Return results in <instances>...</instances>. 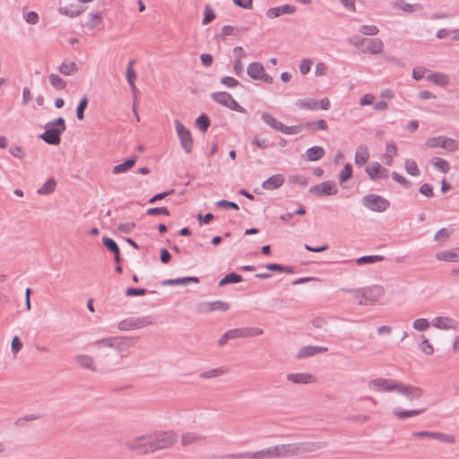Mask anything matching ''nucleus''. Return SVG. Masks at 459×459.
Instances as JSON below:
<instances>
[{
  "label": "nucleus",
  "mask_w": 459,
  "mask_h": 459,
  "mask_svg": "<svg viewBox=\"0 0 459 459\" xmlns=\"http://www.w3.org/2000/svg\"><path fill=\"white\" fill-rule=\"evenodd\" d=\"M177 441L174 432H161L155 435L139 436L127 440L126 447L138 455L153 453L158 450L170 447Z\"/></svg>",
  "instance_id": "nucleus-1"
},
{
  "label": "nucleus",
  "mask_w": 459,
  "mask_h": 459,
  "mask_svg": "<svg viewBox=\"0 0 459 459\" xmlns=\"http://www.w3.org/2000/svg\"><path fill=\"white\" fill-rule=\"evenodd\" d=\"M65 130V120L59 117L46 124L45 131L39 138L49 145H58L61 143V135Z\"/></svg>",
  "instance_id": "nucleus-2"
},
{
  "label": "nucleus",
  "mask_w": 459,
  "mask_h": 459,
  "mask_svg": "<svg viewBox=\"0 0 459 459\" xmlns=\"http://www.w3.org/2000/svg\"><path fill=\"white\" fill-rule=\"evenodd\" d=\"M360 299L358 304L359 306H366L368 304L373 305L385 294V289L381 285H372L367 288L360 289Z\"/></svg>",
  "instance_id": "nucleus-3"
},
{
  "label": "nucleus",
  "mask_w": 459,
  "mask_h": 459,
  "mask_svg": "<svg viewBox=\"0 0 459 459\" xmlns=\"http://www.w3.org/2000/svg\"><path fill=\"white\" fill-rule=\"evenodd\" d=\"M362 204L368 210L377 212H385L390 207V202L379 195L368 194L363 196Z\"/></svg>",
  "instance_id": "nucleus-4"
},
{
  "label": "nucleus",
  "mask_w": 459,
  "mask_h": 459,
  "mask_svg": "<svg viewBox=\"0 0 459 459\" xmlns=\"http://www.w3.org/2000/svg\"><path fill=\"white\" fill-rule=\"evenodd\" d=\"M175 126L181 147L186 153L193 151V137L189 129H187L179 120H175Z\"/></svg>",
  "instance_id": "nucleus-5"
},
{
  "label": "nucleus",
  "mask_w": 459,
  "mask_h": 459,
  "mask_svg": "<svg viewBox=\"0 0 459 459\" xmlns=\"http://www.w3.org/2000/svg\"><path fill=\"white\" fill-rule=\"evenodd\" d=\"M429 148L441 147L449 152L457 150L458 144L455 140L446 136H437L429 138L425 143Z\"/></svg>",
  "instance_id": "nucleus-6"
},
{
  "label": "nucleus",
  "mask_w": 459,
  "mask_h": 459,
  "mask_svg": "<svg viewBox=\"0 0 459 459\" xmlns=\"http://www.w3.org/2000/svg\"><path fill=\"white\" fill-rule=\"evenodd\" d=\"M261 118L266 125L271 126L273 129L281 132L285 134H294L298 131V128L285 126L281 122L278 121L270 113L263 112L261 115Z\"/></svg>",
  "instance_id": "nucleus-7"
},
{
  "label": "nucleus",
  "mask_w": 459,
  "mask_h": 459,
  "mask_svg": "<svg viewBox=\"0 0 459 459\" xmlns=\"http://www.w3.org/2000/svg\"><path fill=\"white\" fill-rule=\"evenodd\" d=\"M396 392L400 394H403L409 401L420 399L424 394L422 388L412 385H406L401 382H398Z\"/></svg>",
  "instance_id": "nucleus-8"
},
{
  "label": "nucleus",
  "mask_w": 459,
  "mask_h": 459,
  "mask_svg": "<svg viewBox=\"0 0 459 459\" xmlns=\"http://www.w3.org/2000/svg\"><path fill=\"white\" fill-rule=\"evenodd\" d=\"M398 382L386 378H375L369 381L368 387L376 392H396Z\"/></svg>",
  "instance_id": "nucleus-9"
},
{
  "label": "nucleus",
  "mask_w": 459,
  "mask_h": 459,
  "mask_svg": "<svg viewBox=\"0 0 459 459\" xmlns=\"http://www.w3.org/2000/svg\"><path fill=\"white\" fill-rule=\"evenodd\" d=\"M337 192L335 183L332 181H325L309 188L310 194L320 197L334 195Z\"/></svg>",
  "instance_id": "nucleus-10"
},
{
  "label": "nucleus",
  "mask_w": 459,
  "mask_h": 459,
  "mask_svg": "<svg viewBox=\"0 0 459 459\" xmlns=\"http://www.w3.org/2000/svg\"><path fill=\"white\" fill-rule=\"evenodd\" d=\"M151 324L152 322L148 317H130L120 321L117 327L121 331H128L131 329H138Z\"/></svg>",
  "instance_id": "nucleus-11"
},
{
  "label": "nucleus",
  "mask_w": 459,
  "mask_h": 459,
  "mask_svg": "<svg viewBox=\"0 0 459 459\" xmlns=\"http://www.w3.org/2000/svg\"><path fill=\"white\" fill-rule=\"evenodd\" d=\"M365 172L372 180L385 179L389 176L388 170L378 162L368 166Z\"/></svg>",
  "instance_id": "nucleus-12"
},
{
  "label": "nucleus",
  "mask_w": 459,
  "mask_h": 459,
  "mask_svg": "<svg viewBox=\"0 0 459 459\" xmlns=\"http://www.w3.org/2000/svg\"><path fill=\"white\" fill-rule=\"evenodd\" d=\"M137 341L138 337L114 336V349L119 353L127 351Z\"/></svg>",
  "instance_id": "nucleus-13"
},
{
  "label": "nucleus",
  "mask_w": 459,
  "mask_h": 459,
  "mask_svg": "<svg viewBox=\"0 0 459 459\" xmlns=\"http://www.w3.org/2000/svg\"><path fill=\"white\" fill-rule=\"evenodd\" d=\"M230 332L233 339L257 336L264 333L263 329L256 327L235 328L230 330Z\"/></svg>",
  "instance_id": "nucleus-14"
},
{
  "label": "nucleus",
  "mask_w": 459,
  "mask_h": 459,
  "mask_svg": "<svg viewBox=\"0 0 459 459\" xmlns=\"http://www.w3.org/2000/svg\"><path fill=\"white\" fill-rule=\"evenodd\" d=\"M296 12V7L291 4H283L276 7L269 8L266 11V16L269 19H274L283 14H292Z\"/></svg>",
  "instance_id": "nucleus-15"
},
{
  "label": "nucleus",
  "mask_w": 459,
  "mask_h": 459,
  "mask_svg": "<svg viewBox=\"0 0 459 459\" xmlns=\"http://www.w3.org/2000/svg\"><path fill=\"white\" fill-rule=\"evenodd\" d=\"M327 446L325 441H306L299 443V455L306 453H313Z\"/></svg>",
  "instance_id": "nucleus-16"
},
{
  "label": "nucleus",
  "mask_w": 459,
  "mask_h": 459,
  "mask_svg": "<svg viewBox=\"0 0 459 459\" xmlns=\"http://www.w3.org/2000/svg\"><path fill=\"white\" fill-rule=\"evenodd\" d=\"M327 351H328V349L326 347L307 345V346L302 347L299 351L298 354L296 355V358L298 359L308 358V357L314 356L317 353H325Z\"/></svg>",
  "instance_id": "nucleus-17"
},
{
  "label": "nucleus",
  "mask_w": 459,
  "mask_h": 459,
  "mask_svg": "<svg viewBox=\"0 0 459 459\" xmlns=\"http://www.w3.org/2000/svg\"><path fill=\"white\" fill-rule=\"evenodd\" d=\"M254 459H272L280 458L279 445L268 448L255 451L253 454Z\"/></svg>",
  "instance_id": "nucleus-18"
},
{
  "label": "nucleus",
  "mask_w": 459,
  "mask_h": 459,
  "mask_svg": "<svg viewBox=\"0 0 459 459\" xmlns=\"http://www.w3.org/2000/svg\"><path fill=\"white\" fill-rule=\"evenodd\" d=\"M202 312H212L216 310L227 311L230 309V304L221 300L212 302H204L200 305Z\"/></svg>",
  "instance_id": "nucleus-19"
},
{
  "label": "nucleus",
  "mask_w": 459,
  "mask_h": 459,
  "mask_svg": "<svg viewBox=\"0 0 459 459\" xmlns=\"http://www.w3.org/2000/svg\"><path fill=\"white\" fill-rule=\"evenodd\" d=\"M284 183V177L281 174H276L262 183V187L265 190H274L281 187Z\"/></svg>",
  "instance_id": "nucleus-20"
},
{
  "label": "nucleus",
  "mask_w": 459,
  "mask_h": 459,
  "mask_svg": "<svg viewBox=\"0 0 459 459\" xmlns=\"http://www.w3.org/2000/svg\"><path fill=\"white\" fill-rule=\"evenodd\" d=\"M384 43L378 38L368 39L367 48L362 49V53H370L373 55L380 54L383 51Z\"/></svg>",
  "instance_id": "nucleus-21"
},
{
  "label": "nucleus",
  "mask_w": 459,
  "mask_h": 459,
  "mask_svg": "<svg viewBox=\"0 0 459 459\" xmlns=\"http://www.w3.org/2000/svg\"><path fill=\"white\" fill-rule=\"evenodd\" d=\"M280 457L299 455V443L279 445Z\"/></svg>",
  "instance_id": "nucleus-22"
},
{
  "label": "nucleus",
  "mask_w": 459,
  "mask_h": 459,
  "mask_svg": "<svg viewBox=\"0 0 459 459\" xmlns=\"http://www.w3.org/2000/svg\"><path fill=\"white\" fill-rule=\"evenodd\" d=\"M426 409H416V410H402L401 408L397 407L393 410V414L398 419V420H405L410 417H414L422 414L425 412Z\"/></svg>",
  "instance_id": "nucleus-23"
},
{
  "label": "nucleus",
  "mask_w": 459,
  "mask_h": 459,
  "mask_svg": "<svg viewBox=\"0 0 459 459\" xmlns=\"http://www.w3.org/2000/svg\"><path fill=\"white\" fill-rule=\"evenodd\" d=\"M200 279L196 276H186L176 279H168L162 281L164 286L186 285L188 283H199Z\"/></svg>",
  "instance_id": "nucleus-24"
},
{
  "label": "nucleus",
  "mask_w": 459,
  "mask_h": 459,
  "mask_svg": "<svg viewBox=\"0 0 459 459\" xmlns=\"http://www.w3.org/2000/svg\"><path fill=\"white\" fill-rule=\"evenodd\" d=\"M325 154V151L321 146H313L308 148L305 153V160L308 161H317Z\"/></svg>",
  "instance_id": "nucleus-25"
},
{
  "label": "nucleus",
  "mask_w": 459,
  "mask_h": 459,
  "mask_svg": "<svg viewBox=\"0 0 459 459\" xmlns=\"http://www.w3.org/2000/svg\"><path fill=\"white\" fill-rule=\"evenodd\" d=\"M436 258L438 261L459 262V248L438 252Z\"/></svg>",
  "instance_id": "nucleus-26"
},
{
  "label": "nucleus",
  "mask_w": 459,
  "mask_h": 459,
  "mask_svg": "<svg viewBox=\"0 0 459 459\" xmlns=\"http://www.w3.org/2000/svg\"><path fill=\"white\" fill-rule=\"evenodd\" d=\"M287 379L295 384H308L314 382V377L305 373H290Z\"/></svg>",
  "instance_id": "nucleus-27"
},
{
  "label": "nucleus",
  "mask_w": 459,
  "mask_h": 459,
  "mask_svg": "<svg viewBox=\"0 0 459 459\" xmlns=\"http://www.w3.org/2000/svg\"><path fill=\"white\" fill-rule=\"evenodd\" d=\"M264 71V65L259 62L250 63L247 69V75L253 80H258Z\"/></svg>",
  "instance_id": "nucleus-28"
},
{
  "label": "nucleus",
  "mask_w": 459,
  "mask_h": 459,
  "mask_svg": "<svg viewBox=\"0 0 459 459\" xmlns=\"http://www.w3.org/2000/svg\"><path fill=\"white\" fill-rule=\"evenodd\" d=\"M74 361H76L83 368L89 369L91 371H96V367L94 365V359L91 356L76 355L74 357Z\"/></svg>",
  "instance_id": "nucleus-29"
},
{
  "label": "nucleus",
  "mask_w": 459,
  "mask_h": 459,
  "mask_svg": "<svg viewBox=\"0 0 459 459\" xmlns=\"http://www.w3.org/2000/svg\"><path fill=\"white\" fill-rule=\"evenodd\" d=\"M397 154V147L394 142H389L385 146V153L383 155L382 160L387 165L393 164V157Z\"/></svg>",
  "instance_id": "nucleus-30"
},
{
  "label": "nucleus",
  "mask_w": 459,
  "mask_h": 459,
  "mask_svg": "<svg viewBox=\"0 0 459 459\" xmlns=\"http://www.w3.org/2000/svg\"><path fill=\"white\" fill-rule=\"evenodd\" d=\"M136 160H137V156H133L129 159H126L123 163L116 165L113 168L112 172L114 174H120V173H125V172L128 171L130 169H132L134 166Z\"/></svg>",
  "instance_id": "nucleus-31"
},
{
  "label": "nucleus",
  "mask_w": 459,
  "mask_h": 459,
  "mask_svg": "<svg viewBox=\"0 0 459 459\" xmlns=\"http://www.w3.org/2000/svg\"><path fill=\"white\" fill-rule=\"evenodd\" d=\"M57 71L63 75L69 76L75 74L78 71V66L75 62H63L58 67Z\"/></svg>",
  "instance_id": "nucleus-32"
},
{
  "label": "nucleus",
  "mask_w": 459,
  "mask_h": 459,
  "mask_svg": "<svg viewBox=\"0 0 459 459\" xmlns=\"http://www.w3.org/2000/svg\"><path fill=\"white\" fill-rule=\"evenodd\" d=\"M428 81L441 86L446 87L449 83V78L446 74L442 73H434L427 77Z\"/></svg>",
  "instance_id": "nucleus-33"
},
{
  "label": "nucleus",
  "mask_w": 459,
  "mask_h": 459,
  "mask_svg": "<svg viewBox=\"0 0 459 459\" xmlns=\"http://www.w3.org/2000/svg\"><path fill=\"white\" fill-rule=\"evenodd\" d=\"M296 105L299 108H305V109H309V110L319 109L318 100H316V99H311V98L299 100H297Z\"/></svg>",
  "instance_id": "nucleus-34"
},
{
  "label": "nucleus",
  "mask_w": 459,
  "mask_h": 459,
  "mask_svg": "<svg viewBox=\"0 0 459 459\" xmlns=\"http://www.w3.org/2000/svg\"><path fill=\"white\" fill-rule=\"evenodd\" d=\"M453 322V319L446 316H437L433 320V326H435L437 329L442 330H449V329H455V326H453L450 323Z\"/></svg>",
  "instance_id": "nucleus-35"
},
{
  "label": "nucleus",
  "mask_w": 459,
  "mask_h": 459,
  "mask_svg": "<svg viewBox=\"0 0 459 459\" xmlns=\"http://www.w3.org/2000/svg\"><path fill=\"white\" fill-rule=\"evenodd\" d=\"M231 94H230L227 91H218L212 92L211 94V98L217 103L222 105L223 107H227L228 103L231 100Z\"/></svg>",
  "instance_id": "nucleus-36"
},
{
  "label": "nucleus",
  "mask_w": 459,
  "mask_h": 459,
  "mask_svg": "<svg viewBox=\"0 0 459 459\" xmlns=\"http://www.w3.org/2000/svg\"><path fill=\"white\" fill-rule=\"evenodd\" d=\"M204 439V437L195 432H187L182 435L181 444L182 446H188L193 443L200 442Z\"/></svg>",
  "instance_id": "nucleus-37"
},
{
  "label": "nucleus",
  "mask_w": 459,
  "mask_h": 459,
  "mask_svg": "<svg viewBox=\"0 0 459 459\" xmlns=\"http://www.w3.org/2000/svg\"><path fill=\"white\" fill-rule=\"evenodd\" d=\"M243 281V278L240 274L237 273H230L226 274L220 281L219 287H223L230 283H238Z\"/></svg>",
  "instance_id": "nucleus-38"
},
{
  "label": "nucleus",
  "mask_w": 459,
  "mask_h": 459,
  "mask_svg": "<svg viewBox=\"0 0 459 459\" xmlns=\"http://www.w3.org/2000/svg\"><path fill=\"white\" fill-rule=\"evenodd\" d=\"M134 63H135V60H131L128 63L127 67H126V80L130 85L131 90L134 91L136 90V86L134 83V81L136 78V74L133 68Z\"/></svg>",
  "instance_id": "nucleus-39"
},
{
  "label": "nucleus",
  "mask_w": 459,
  "mask_h": 459,
  "mask_svg": "<svg viewBox=\"0 0 459 459\" xmlns=\"http://www.w3.org/2000/svg\"><path fill=\"white\" fill-rule=\"evenodd\" d=\"M56 182L53 178H48L45 184L37 190V193L40 195H47L55 191Z\"/></svg>",
  "instance_id": "nucleus-40"
},
{
  "label": "nucleus",
  "mask_w": 459,
  "mask_h": 459,
  "mask_svg": "<svg viewBox=\"0 0 459 459\" xmlns=\"http://www.w3.org/2000/svg\"><path fill=\"white\" fill-rule=\"evenodd\" d=\"M84 10L82 8H79V7H74L73 5L71 6H65V7H60L59 8V13L61 14H64V15H66L68 17H71V18H74V17H77L79 16L80 14L82 13Z\"/></svg>",
  "instance_id": "nucleus-41"
},
{
  "label": "nucleus",
  "mask_w": 459,
  "mask_h": 459,
  "mask_svg": "<svg viewBox=\"0 0 459 459\" xmlns=\"http://www.w3.org/2000/svg\"><path fill=\"white\" fill-rule=\"evenodd\" d=\"M430 163L437 169L439 171L443 173H447L449 171L450 166L449 163L439 157H434L431 159Z\"/></svg>",
  "instance_id": "nucleus-42"
},
{
  "label": "nucleus",
  "mask_w": 459,
  "mask_h": 459,
  "mask_svg": "<svg viewBox=\"0 0 459 459\" xmlns=\"http://www.w3.org/2000/svg\"><path fill=\"white\" fill-rule=\"evenodd\" d=\"M385 259L383 255H364L360 256L356 260V264L358 265H363L367 264H374L377 262H381Z\"/></svg>",
  "instance_id": "nucleus-43"
},
{
  "label": "nucleus",
  "mask_w": 459,
  "mask_h": 459,
  "mask_svg": "<svg viewBox=\"0 0 459 459\" xmlns=\"http://www.w3.org/2000/svg\"><path fill=\"white\" fill-rule=\"evenodd\" d=\"M50 84L57 91L64 90L67 83L60 76L55 74H50L48 76Z\"/></svg>",
  "instance_id": "nucleus-44"
},
{
  "label": "nucleus",
  "mask_w": 459,
  "mask_h": 459,
  "mask_svg": "<svg viewBox=\"0 0 459 459\" xmlns=\"http://www.w3.org/2000/svg\"><path fill=\"white\" fill-rule=\"evenodd\" d=\"M210 125L211 121L206 114H202L195 119V126L203 133H205L208 130Z\"/></svg>",
  "instance_id": "nucleus-45"
},
{
  "label": "nucleus",
  "mask_w": 459,
  "mask_h": 459,
  "mask_svg": "<svg viewBox=\"0 0 459 459\" xmlns=\"http://www.w3.org/2000/svg\"><path fill=\"white\" fill-rule=\"evenodd\" d=\"M404 169L408 174L413 177H418L420 174V171L418 168V165L414 160L407 159L404 162Z\"/></svg>",
  "instance_id": "nucleus-46"
},
{
  "label": "nucleus",
  "mask_w": 459,
  "mask_h": 459,
  "mask_svg": "<svg viewBox=\"0 0 459 459\" xmlns=\"http://www.w3.org/2000/svg\"><path fill=\"white\" fill-rule=\"evenodd\" d=\"M89 103L88 97L84 95L79 101L78 106L76 108V117L79 120H82L84 118V111L87 108Z\"/></svg>",
  "instance_id": "nucleus-47"
},
{
  "label": "nucleus",
  "mask_w": 459,
  "mask_h": 459,
  "mask_svg": "<svg viewBox=\"0 0 459 459\" xmlns=\"http://www.w3.org/2000/svg\"><path fill=\"white\" fill-rule=\"evenodd\" d=\"M91 344L98 349L104 347L114 349V336L96 340Z\"/></svg>",
  "instance_id": "nucleus-48"
},
{
  "label": "nucleus",
  "mask_w": 459,
  "mask_h": 459,
  "mask_svg": "<svg viewBox=\"0 0 459 459\" xmlns=\"http://www.w3.org/2000/svg\"><path fill=\"white\" fill-rule=\"evenodd\" d=\"M227 371H228V369L224 367L217 368H213V369H211V370H208L205 372H202L200 374V377L201 378L215 377H219V376L225 374Z\"/></svg>",
  "instance_id": "nucleus-49"
},
{
  "label": "nucleus",
  "mask_w": 459,
  "mask_h": 459,
  "mask_svg": "<svg viewBox=\"0 0 459 459\" xmlns=\"http://www.w3.org/2000/svg\"><path fill=\"white\" fill-rule=\"evenodd\" d=\"M238 28H235L230 25H225L222 27L221 32L216 36V39L217 40H219V39L225 40L228 36L235 35V32H238Z\"/></svg>",
  "instance_id": "nucleus-50"
},
{
  "label": "nucleus",
  "mask_w": 459,
  "mask_h": 459,
  "mask_svg": "<svg viewBox=\"0 0 459 459\" xmlns=\"http://www.w3.org/2000/svg\"><path fill=\"white\" fill-rule=\"evenodd\" d=\"M431 438L448 444H454L455 442V437L453 435L441 432H433Z\"/></svg>",
  "instance_id": "nucleus-51"
},
{
  "label": "nucleus",
  "mask_w": 459,
  "mask_h": 459,
  "mask_svg": "<svg viewBox=\"0 0 459 459\" xmlns=\"http://www.w3.org/2000/svg\"><path fill=\"white\" fill-rule=\"evenodd\" d=\"M352 177V166L350 163L344 165L339 175V182L342 184L343 182L349 180Z\"/></svg>",
  "instance_id": "nucleus-52"
},
{
  "label": "nucleus",
  "mask_w": 459,
  "mask_h": 459,
  "mask_svg": "<svg viewBox=\"0 0 459 459\" xmlns=\"http://www.w3.org/2000/svg\"><path fill=\"white\" fill-rule=\"evenodd\" d=\"M102 244L103 246L111 253H117V250H119V247L117 244V242L108 237H103L102 238Z\"/></svg>",
  "instance_id": "nucleus-53"
},
{
  "label": "nucleus",
  "mask_w": 459,
  "mask_h": 459,
  "mask_svg": "<svg viewBox=\"0 0 459 459\" xmlns=\"http://www.w3.org/2000/svg\"><path fill=\"white\" fill-rule=\"evenodd\" d=\"M102 22V17L101 15L97 13H90V19L88 22H85V26H87L89 29L92 30L94 29L98 24Z\"/></svg>",
  "instance_id": "nucleus-54"
},
{
  "label": "nucleus",
  "mask_w": 459,
  "mask_h": 459,
  "mask_svg": "<svg viewBox=\"0 0 459 459\" xmlns=\"http://www.w3.org/2000/svg\"><path fill=\"white\" fill-rule=\"evenodd\" d=\"M148 292H151V293H155V291H149L148 290L144 289V288H133V287H129L126 290V295L127 297H134V296H143L145 295L146 293Z\"/></svg>",
  "instance_id": "nucleus-55"
},
{
  "label": "nucleus",
  "mask_w": 459,
  "mask_h": 459,
  "mask_svg": "<svg viewBox=\"0 0 459 459\" xmlns=\"http://www.w3.org/2000/svg\"><path fill=\"white\" fill-rule=\"evenodd\" d=\"M420 348L422 352L427 355H431L434 352V348L429 342L428 338L425 335H421V342L420 343Z\"/></svg>",
  "instance_id": "nucleus-56"
},
{
  "label": "nucleus",
  "mask_w": 459,
  "mask_h": 459,
  "mask_svg": "<svg viewBox=\"0 0 459 459\" xmlns=\"http://www.w3.org/2000/svg\"><path fill=\"white\" fill-rule=\"evenodd\" d=\"M216 18L214 11L210 5H206L204 8V13L203 18V24L206 25L213 22Z\"/></svg>",
  "instance_id": "nucleus-57"
},
{
  "label": "nucleus",
  "mask_w": 459,
  "mask_h": 459,
  "mask_svg": "<svg viewBox=\"0 0 459 459\" xmlns=\"http://www.w3.org/2000/svg\"><path fill=\"white\" fill-rule=\"evenodd\" d=\"M146 214L150 215V216H157V215L169 216L170 214V212L167 207H153V208H149L146 211Z\"/></svg>",
  "instance_id": "nucleus-58"
},
{
  "label": "nucleus",
  "mask_w": 459,
  "mask_h": 459,
  "mask_svg": "<svg viewBox=\"0 0 459 459\" xmlns=\"http://www.w3.org/2000/svg\"><path fill=\"white\" fill-rule=\"evenodd\" d=\"M359 31L367 36H374L378 33L379 30L376 25H362Z\"/></svg>",
  "instance_id": "nucleus-59"
},
{
  "label": "nucleus",
  "mask_w": 459,
  "mask_h": 459,
  "mask_svg": "<svg viewBox=\"0 0 459 459\" xmlns=\"http://www.w3.org/2000/svg\"><path fill=\"white\" fill-rule=\"evenodd\" d=\"M396 8L405 12V13H413L416 10L415 5L406 3L403 0H400L394 4Z\"/></svg>",
  "instance_id": "nucleus-60"
},
{
  "label": "nucleus",
  "mask_w": 459,
  "mask_h": 459,
  "mask_svg": "<svg viewBox=\"0 0 459 459\" xmlns=\"http://www.w3.org/2000/svg\"><path fill=\"white\" fill-rule=\"evenodd\" d=\"M215 205L219 208H223V209H233L236 211L239 210V206L237 203L224 200V199L216 202Z\"/></svg>",
  "instance_id": "nucleus-61"
},
{
  "label": "nucleus",
  "mask_w": 459,
  "mask_h": 459,
  "mask_svg": "<svg viewBox=\"0 0 459 459\" xmlns=\"http://www.w3.org/2000/svg\"><path fill=\"white\" fill-rule=\"evenodd\" d=\"M392 178L404 186L405 188H410L411 186V182L406 179L403 176L400 175L399 173L394 171L392 172Z\"/></svg>",
  "instance_id": "nucleus-62"
},
{
  "label": "nucleus",
  "mask_w": 459,
  "mask_h": 459,
  "mask_svg": "<svg viewBox=\"0 0 459 459\" xmlns=\"http://www.w3.org/2000/svg\"><path fill=\"white\" fill-rule=\"evenodd\" d=\"M288 181L290 184H299L301 186H306L308 184L307 178L299 175H290L288 178Z\"/></svg>",
  "instance_id": "nucleus-63"
},
{
  "label": "nucleus",
  "mask_w": 459,
  "mask_h": 459,
  "mask_svg": "<svg viewBox=\"0 0 459 459\" xmlns=\"http://www.w3.org/2000/svg\"><path fill=\"white\" fill-rule=\"evenodd\" d=\"M429 327V322L426 318H419L413 322V328L417 331H425Z\"/></svg>",
  "instance_id": "nucleus-64"
}]
</instances>
